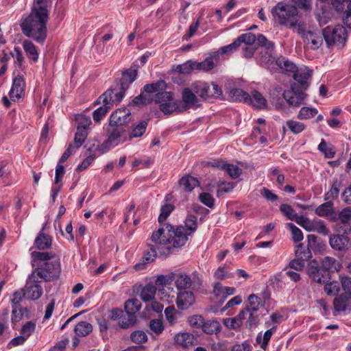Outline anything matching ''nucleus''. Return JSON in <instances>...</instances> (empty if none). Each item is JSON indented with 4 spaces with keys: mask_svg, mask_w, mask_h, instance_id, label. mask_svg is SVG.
Segmentation results:
<instances>
[{
    "mask_svg": "<svg viewBox=\"0 0 351 351\" xmlns=\"http://www.w3.org/2000/svg\"><path fill=\"white\" fill-rule=\"evenodd\" d=\"M48 0H34L30 14L21 21L23 34L39 43L47 38V23L49 19Z\"/></svg>",
    "mask_w": 351,
    "mask_h": 351,
    "instance_id": "nucleus-1",
    "label": "nucleus"
},
{
    "mask_svg": "<svg viewBox=\"0 0 351 351\" xmlns=\"http://www.w3.org/2000/svg\"><path fill=\"white\" fill-rule=\"evenodd\" d=\"M271 12L274 18H278L281 25H285L290 29L298 26V30H301V25L298 20V12L295 5L280 2L271 9ZM298 33L301 34L300 32Z\"/></svg>",
    "mask_w": 351,
    "mask_h": 351,
    "instance_id": "nucleus-2",
    "label": "nucleus"
},
{
    "mask_svg": "<svg viewBox=\"0 0 351 351\" xmlns=\"http://www.w3.org/2000/svg\"><path fill=\"white\" fill-rule=\"evenodd\" d=\"M323 37L328 47L337 45L342 48L347 39V30L345 27L337 25L327 26L322 31Z\"/></svg>",
    "mask_w": 351,
    "mask_h": 351,
    "instance_id": "nucleus-3",
    "label": "nucleus"
},
{
    "mask_svg": "<svg viewBox=\"0 0 351 351\" xmlns=\"http://www.w3.org/2000/svg\"><path fill=\"white\" fill-rule=\"evenodd\" d=\"M191 87L197 95L204 100L217 99L223 94L221 87L213 82L208 83L197 81L192 83Z\"/></svg>",
    "mask_w": 351,
    "mask_h": 351,
    "instance_id": "nucleus-4",
    "label": "nucleus"
},
{
    "mask_svg": "<svg viewBox=\"0 0 351 351\" xmlns=\"http://www.w3.org/2000/svg\"><path fill=\"white\" fill-rule=\"evenodd\" d=\"M61 272L60 263L59 261H47L40 266L36 267L32 272L40 280L50 282L57 279Z\"/></svg>",
    "mask_w": 351,
    "mask_h": 351,
    "instance_id": "nucleus-5",
    "label": "nucleus"
},
{
    "mask_svg": "<svg viewBox=\"0 0 351 351\" xmlns=\"http://www.w3.org/2000/svg\"><path fill=\"white\" fill-rule=\"evenodd\" d=\"M151 241L160 255L167 256L173 253V247L169 245V236L167 234L166 223L152 233Z\"/></svg>",
    "mask_w": 351,
    "mask_h": 351,
    "instance_id": "nucleus-6",
    "label": "nucleus"
},
{
    "mask_svg": "<svg viewBox=\"0 0 351 351\" xmlns=\"http://www.w3.org/2000/svg\"><path fill=\"white\" fill-rule=\"evenodd\" d=\"M113 93L114 88H110L102 94L103 106L97 108L93 113V118L95 122H99L114 104H118L121 101V94L113 97Z\"/></svg>",
    "mask_w": 351,
    "mask_h": 351,
    "instance_id": "nucleus-7",
    "label": "nucleus"
},
{
    "mask_svg": "<svg viewBox=\"0 0 351 351\" xmlns=\"http://www.w3.org/2000/svg\"><path fill=\"white\" fill-rule=\"evenodd\" d=\"M167 234L169 236V244L172 243L173 253L175 249L184 246L187 240L188 236L190 235L182 226H177L176 228L173 226L166 223Z\"/></svg>",
    "mask_w": 351,
    "mask_h": 351,
    "instance_id": "nucleus-8",
    "label": "nucleus"
},
{
    "mask_svg": "<svg viewBox=\"0 0 351 351\" xmlns=\"http://www.w3.org/2000/svg\"><path fill=\"white\" fill-rule=\"evenodd\" d=\"M306 272L311 282L317 284H324L330 279V273L326 272L315 259L308 263Z\"/></svg>",
    "mask_w": 351,
    "mask_h": 351,
    "instance_id": "nucleus-9",
    "label": "nucleus"
},
{
    "mask_svg": "<svg viewBox=\"0 0 351 351\" xmlns=\"http://www.w3.org/2000/svg\"><path fill=\"white\" fill-rule=\"evenodd\" d=\"M290 89L283 92V97L291 106L298 107L304 104L307 97L305 90L301 89L295 82H291Z\"/></svg>",
    "mask_w": 351,
    "mask_h": 351,
    "instance_id": "nucleus-10",
    "label": "nucleus"
},
{
    "mask_svg": "<svg viewBox=\"0 0 351 351\" xmlns=\"http://www.w3.org/2000/svg\"><path fill=\"white\" fill-rule=\"evenodd\" d=\"M197 94L192 87L184 88L182 92V99L178 100L180 112H184L191 108H197L201 106Z\"/></svg>",
    "mask_w": 351,
    "mask_h": 351,
    "instance_id": "nucleus-11",
    "label": "nucleus"
},
{
    "mask_svg": "<svg viewBox=\"0 0 351 351\" xmlns=\"http://www.w3.org/2000/svg\"><path fill=\"white\" fill-rule=\"evenodd\" d=\"M40 281L32 273L29 276L24 288L27 299L36 300L41 297L43 291L42 287L38 284Z\"/></svg>",
    "mask_w": 351,
    "mask_h": 351,
    "instance_id": "nucleus-12",
    "label": "nucleus"
},
{
    "mask_svg": "<svg viewBox=\"0 0 351 351\" xmlns=\"http://www.w3.org/2000/svg\"><path fill=\"white\" fill-rule=\"evenodd\" d=\"M130 111L125 108H120L112 113L109 119V125L124 127V125L130 123Z\"/></svg>",
    "mask_w": 351,
    "mask_h": 351,
    "instance_id": "nucleus-13",
    "label": "nucleus"
},
{
    "mask_svg": "<svg viewBox=\"0 0 351 351\" xmlns=\"http://www.w3.org/2000/svg\"><path fill=\"white\" fill-rule=\"evenodd\" d=\"M25 82L23 77L17 75L13 79L10 97L14 101H19L25 94Z\"/></svg>",
    "mask_w": 351,
    "mask_h": 351,
    "instance_id": "nucleus-14",
    "label": "nucleus"
},
{
    "mask_svg": "<svg viewBox=\"0 0 351 351\" xmlns=\"http://www.w3.org/2000/svg\"><path fill=\"white\" fill-rule=\"evenodd\" d=\"M330 247L337 251H346L351 247V241L348 236L332 234L329 238Z\"/></svg>",
    "mask_w": 351,
    "mask_h": 351,
    "instance_id": "nucleus-15",
    "label": "nucleus"
},
{
    "mask_svg": "<svg viewBox=\"0 0 351 351\" xmlns=\"http://www.w3.org/2000/svg\"><path fill=\"white\" fill-rule=\"evenodd\" d=\"M107 132L109 134L108 139L105 141V145L107 146L113 143L118 144L121 141L122 137H124V140L123 141L126 140V130L124 127L109 125V127L107 129Z\"/></svg>",
    "mask_w": 351,
    "mask_h": 351,
    "instance_id": "nucleus-16",
    "label": "nucleus"
},
{
    "mask_svg": "<svg viewBox=\"0 0 351 351\" xmlns=\"http://www.w3.org/2000/svg\"><path fill=\"white\" fill-rule=\"evenodd\" d=\"M315 213L319 217H327L330 221H336V211L331 201H328L317 206Z\"/></svg>",
    "mask_w": 351,
    "mask_h": 351,
    "instance_id": "nucleus-17",
    "label": "nucleus"
},
{
    "mask_svg": "<svg viewBox=\"0 0 351 351\" xmlns=\"http://www.w3.org/2000/svg\"><path fill=\"white\" fill-rule=\"evenodd\" d=\"M195 300V296L192 291H180L178 293L176 305L179 309L186 310L194 304Z\"/></svg>",
    "mask_w": 351,
    "mask_h": 351,
    "instance_id": "nucleus-18",
    "label": "nucleus"
},
{
    "mask_svg": "<svg viewBox=\"0 0 351 351\" xmlns=\"http://www.w3.org/2000/svg\"><path fill=\"white\" fill-rule=\"evenodd\" d=\"M197 343V339L187 332H179L174 337V343L184 348L196 345Z\"/></svg>",
    "mask_w": 351,
    "mask_h": 351,
    "instance_id": "nucleus-19",
    "label": "nucleus"
},
{
    "mask_svg": "<svg viewBox=\"0 0 351 351\" xmlns=\"http://www.w3.org/2000/svg\"><path fill=\"white\" fill-rule=\"evenodd\" d=\"M293 77L295 80L299 87L303 90H307L310 83L309 80L311 78L312 71L311 70H298L293 73Z\"/></svg>",
    "mask_w": 351,
    "mask_h": 351,
    "instance_id": "nucleus-20",
    "label": "nucleus"
},
{
    "mask_svg": "<svg viewBox=\"0 0 351 351\" xmlns=\"http://www.w3.org/2000/svg\"><path fill=\"white\" fill-rule=\"evenodd\" d=\"M148 246L150 247L151 251L146 252L140 261L134 266L136 271L144 269L147 264L152 263L156 258L157 251L155 247L149 243Z\"/></svg>",
    "mask_w": 351,
    "mask_h": 351,
    "instance_id": "nucleus-21",
    "label": "nucleus"
},
{
    "mask_svg": "<svg viewBox=\"0 0 351 351\" xmlns=\"http://www.w3.org/2000/svg\"><path fill=\"white\" fill-rule=\"evenodd\" d=\"M219 58V53L215 52L213 55L206 58L202 62L194 61V70L208 72L211 71L215 66L214 60H217Z\"/></svg>",
    "mask_w": 351,
    "mask_h": 351,
    "instance_id": "nucleus-22",
    "label": "nucleus"
},
{
    "mask_svg": "<svg viewBox=\"0 0 351 351\" xmlns=\"http://www.w3.org/2000/svg\"><path fill=\"white\" fill-rule=\"evenodd\" d=\"M44 228L45 227L43 228L34 240V245L39 250L49 249L52 245V238L50 235L43 232Z\"/></svg>",
    "mask_w": 351,
    "mask_h": 351,
    "instance_id": "nucleus-23",
    "label": "nucleus"
},
{
    "mask_svg": "<svg viewBox=\"0 0 351 351\" xmlns=\"http://www.w3.org/2000/svg\"><path fill=\"white\" fill-rule=\"evenodd\" d=\"M306 230L308 232H316L322 235L326 236L330 230L325 223L320 219L309 220Z\"/></svg>",
    "mask_w": 351,
    "mask_h": 351,
    "instance_id": "nucleus-24",
    "label": "nucleus"
},
{
    "mask_svg": "<svg viewBox=\"0 0 351 351\" xmlns=\"http://www.w3.org/2000/svg\"><path fill=\"white\" fill-rule=\"evenodd\" d=\"M351 300V297L346 294L341 293L336 296L333 300V306L335 311L343 312Z\"/></svg>",
    "mask_w": 351,
    "mask_h": 351,
    "instance_id": "nucleus-25",
    "label": "nucleus"
},
{
    "mask_svg": "<svg viewBox=\"0 0 351 351\" xmlns=\"http://www.w3.org/2000/svg\"><path fill=\"white\" fill-rule=\"evenodd\" d=\"M229 97L232 101L234 102H248L251 100V96L241 88H232L229 92Z\"/></svg>",
    "mask_w": 351,
    "mask_h": 351,
    "instance_id": "nucleus-26",
    "label": "nucleus"
},
{
    "mask_svg": "<svg viewBox=\"0 0 351 351\" xmlns=\"http://www.w3.org/2000/svg\"><path fill=\"white\" fill-rule=\"evenodd\" d=\"M178 183L183 186L184 191L188 192L192 191L195 187L199 184L198 180L190 175H185L182 177Z\"/></svg>",
    "mask_w": 351,
    "mask_h": 351,
    "instance_id": "nucleus-27",
    "label": "nucleus"
},
{
    "mask_svg": "<svg viewBox=\"0 0 351 351\" xmlns=\"http://www.w3.org/2000/svg\"><path fill=\"white\" fill-rule=\"evenodd\" d=\"M302 37L307 44H311V48L318 49L323 43L322 38L312 32H308L302 34Z\"/></svg>",
    "mask_w": 351,
    "mask_h": 351,
    "instance_id": "nucleus-28",
    "label": "nucleus"
},
{
    "mask_svg": "<svg viewBox=\"0 0 351 351\" xmlns=\"http://www.w3.org/2000/svg\"><path fill=\"white\" fill-rule=\"evenodd\" d=\"M202 330L208 335L218 334L221 330V324L216 319H210L205 322Z\"/></svg>",
    "mask_w": 351,
    "mask_h": 351,
    "instance_id": "nucleus-29",
    "label": "nucleus"
},
{
    "mask_svg": "<svg viewBox=\"0 0 351 351\" xmlns=\"http://www.w3.org/2000/svg\"><path fill=\"white\" fill-rule=\"evenodd\" d=\"M321 267L329 273L338 271L341 268V264L335 258L326 256L322 260Z\"/></svg>",
    "mask_w": 351,
    "mask_h": 351,
    "instance_id": "nucleus-30",
    "label": "nucleus"
},
{
    "mask_svg": "<svg viewBox=\"0 0 351 351\" xmlns=\"http://www.w3.org/2000/svg\"><path fill=\"white\" fill-rule=\"evenodd\" d=\"M248 104H252L256 108H265L267 107V101L265 97L257 90H254L252 93L251 100H248Z\"/></svg>",
    "mask_w": 351,
    "mask_h": 351,
    "instance_id": "nucleus-31",
    "label": "nucleus"
},
{
    "mask_svg": "<svg viewBox=\"0 0 351 351\" xmlns=\"http://www.w3.org/2000/svg\"><path fill=\"white\" fill-rule=\"evenodd\" d=\"M141 308V302L136 298L128 300L124 304V309L127 315H135Z\"/></svg>",
    "mask_w": 351,
    "mask_h": 351,
    "instance_id": "nucleus-32",
    "label": "nucleus"
},
{
    "mask_svg": "<svg viewBox=\"0 0 351 351\" xmlns=\"http://www.w3.org/2000/svg\"><path fill=\"white\" fill-rule=\"evenodd\" d=\"M166 83L164 80H159L156 82L145 84L143 87V91L145 93H157L166 88Z\"/></svg>",
    "mask_w": 351,
    "mask_h": 351,
    "instance_id": "nucleus-33",
    "label": "nucleus"
},
{
    "mask_svg": "<svg viewBox=\"0 0 351 351\" xmlns=\"http://www.w3.org/2000/svg\"><path fill=\"white\" fill-rule=\"evenodd\" d=\"M178 100L173 97L172 101L162 104L160 106V110L167 115L172 114L173 112H180Z\"/></svg>",
    "mask_w": 351,
    "mask_h": 351,
    "instance_id": "nucleus-34",
    "label": "nucleus"
},
{
    "mask_svg": "<svg viewBox=\"0 0 351 351\" xmlns=\"http://www.w3.org/2000/svg\"><path fill=\"white\" fill-rule=\"evenodd\" d=\"M191 279L190 276L185 273H180L176 278V285L178 290H185L191 285Z\"/></svg>",
    "mask_w": 351,
    "mask_h": 351,
    "instance_id": "nucleus-35",
    "label": "nucleus"
},
{
    "mask_svg": "<svg viewBox=\"0 0 351 351\" xmlns=\"http://www.w3.org/2000/svg\"><path fill=\"white\" fill-rule=\"evenodd\" d=\"M276 326H274L266 330L263 337L261 335V334L257 336L256 342L261 345L262 349L266 350L271 335L276 331Z\"/></svg>",
    "mask_w": 351,
    "mask_h": 351,
    "instance_id": "nucleus-36",
    "label": "nucleus"
},
{
    "mask_svg": "<svg viewBox=\"0 0 351 351\" xmlns=\"http://www.w3.org/2000/svg\"><path fill=\"white\" fill-rule=\"evenodd\" d=\"M276 64L281 69L290 73H293L298 69L296 65L285 57H280L276 61Z\"/></svg>",
    "mask_w": 351,
    "mask_h": 351,
    "instance_id": "nucleus-37",
    "label": "nucleus"
},
{
    "mask_svg": "<svg viewBox=\"0 0 351 351\" xmlns=\"http://www.w3.org/2000/svg\"><path fill=\"white\" fill-rule=\"evenodd\" d=\"M156 292V287L152 284H148L142 289L141 298L145 302L152 301L154 299Z\"/></svg>",
    "mask_w": 351,
    "mask_h": 351,
    "instance_id": "nucleus-38",
    "label": "nucleus"
},
{
    "mask_svg": "<svg viewBox=\"0 0 351 351\" xmlns=\"http://www.w3.org/2000/svg\"><path fill=\"white\" fill-rule=\"evenodd\" d=\"M23 47L29 59L34 62L38 60V53L35 45L32 42L28 40H25L23 43Z\"/></svg>",
    "mask_w": 351,
    "mask_h": 351,
    "instance_id": "nucleus-39",
    "label": "nucleus"
},
{
    "mask_svg": "<svg viewBox=\"0 0 351 351\" xmlns=\"http://www.w3.org/2000/svg\"><path fill=\"white\" fill-rule=\"evenodd\" d=\"M147 121L143 120L136 125L132 132L129 134L128 139L132 140L133 138L141 137L145 132L147 127Z\"/></svg>",
    "mask_w": 351,
    "mask_h": 351,
    "instance_id": "nucleus-40",
    "label": "nucleus"
},
{
    "mask_svg": "<svg viewBox=\"0 0 351 351\" xmlns=\"http://www.w3.org/2000/svg\"><path fill=\"white\" fill-rule=\"evenodd\" d=\"M153 101V97L149 95L147 96L142 93L134 97L129 106L141 107L152 104Z\"/></svg>",
    "mask_w": 351,
    "mask_h": 351,
    "instance_id": "nucleus-41",
    "label": "nucleus"
},
{
    "mask_svg": "<svg viewBox=\"0 0 351 351\" xmlns=\"http://www.w3.org/2000/svg\"><path fill=\"white\" fill-rule=\"evenodd\" d=\"M75 333L79 337H85L93 330V326L86 322H80L75 327Z\"/></svg>",
    "mask_w": 351,
    "mask_h": 351,
    "instance_id": "nucleus-42",
    "label": "nucleus"
},
{
    "mask_svg": "<svg viewBox=\"0 0 351 351\" xmlns=\"http://www.w3.org/2000/svg\"><path fill=\"white\" fill-rule=\"evenodd\" d=\"M173 70L178 73L189 74L195 71L194 61L190 60L182 64L174 65L173 66Z\"/></svg>",
    "mask_w": 351,
    "mask_h": 351,
    "instance_id": "nucleus-43",
    "label": "nucleus"
},
{
    "mask_svg": "<svg viewBox=\"0 0 351 351\" xmlns=\"http://www.w3.org/2000/svg\"><path fill=\"white\" fill-rule=\"evenodd\" d=\"M174 97L173 93L171 92H167L161 90L160 92L155 94L154 101L156 104H159V106L162 104L167 103L168 101H172Z\"/></svg>",
    "mask_w": 351,
    "mask_h": 351,
    "instance_id": "nucleus-44",
    "label": "nucleus"
},
{
    "mask_svg": "<svg viewBox=\"0 0 351 351\" xmlns=\"http://www.w3.org/2000/svg\"><path fill=\"white\" fill-rule=\"evenodd\" d=\"M55 253L52 252H36L34 251L31 253L32 261H49V260L55 257Z\"/></svg>",
    "mask_w": 351,
    "mask_h": 351,
    "instance_id": "nucleus-45",
    "label": "nucleus"
},
{
    "mask_svg": "<svg viewBox=\"0 0 351 351\" xmlns=\"http://www.w3.org/2000/svg\"><path fill=\"white\" fill-rule=\"evenodd\" d=\"M295 254L296 257L304 261H307L312 257L311 251L307 247L305 248L302 243H299L296 246Z\"/></svg>",
    "mask_w": 351,
    "mask_h": 351,
    "instance_id": "nucleus-46",
    "label": "nucleus"
},
{
    "mask_svg": "<svg viewBox=\"0 0 351 351\" xmlns=\"http://www.w3.org/2000/svg\"><path fill=\"white\" fill-rule=\"evenodd\" d=\"M185 230L191 235L197 228V217L193 215H189L185 221Z\"/></svg>",
    "mask_w": 351,
    "mask_h": 351,
    "instance_id": "nucleus-47",
    "label": "nucleus"
},
{
    "mask_svg": "<svg viewBox=\"0 0 351 351\" xmlns=\"http://www.w3.org/2000/svg\"><path fill=\"white\" fill-rule=\"evenodd\" d=\"M149 327L156 335H160L165 330V326L161 319H154L149 322Z\"/></svg>",
    "mask_w": 351,
    "mask_h": 351,
    "instance_id": "nucleus-48",
    "label": "nucleus"
},
{
    "mask_svg": "<svg viewBox=\"0 0 351 351\" xmlns=\"http://www.w3.org/2000/svg\"><path fill=\"white\" fill-rule=\"evenodd\" d=\"M138 66L136 64L132 65L129 69L122 72V77H125L128 82H133L136 79L138 73Z\"/></svg>",
    "mask_w": 351,
    "mask_h": 351,
    "instance_id": "nucleus-49",
    "label": "nucleus"
},
{
    "mask_svg": "<svg viewBox=\"0 0 351 351\" xmlns=\"http://www.w3.org/2000/svg\"><path fill=\"white\" fill-rule=\"evenodd\" d=\"M317 114L315 108L302 107L298 114L299 119H308L314 117Z\"/></svg>",
    "mask_w": 351,
    "mask_h": 351,
    "instance_id": "nucleus-50",
    "label": "nucleus"
},
{
    "mask_svg": "<svg viewBox=\"0 0 351 351\" xmlns=\"http://www.w3.org/2000/svg\"><path fill=\"white\" fill-rule=\"evenodd\" d=\"M249 305L246 306V309L249 312H256L259 309L261 298L254 294H251L248 297Z\"/></svg>",
    "mask_w": 351,
    "mask_h": 351,
    "instance_id": "nucleus-51",
    "label": "nucleus"
},
{
    "mask_svg": "<svg viewBox=\"0 0 351 351\" xmlns=\"http://www.w3.org/2000/svg\"><path fill=\"white\" fill-rule=\"evenodd\" d=\"M324 285V291L328 295H337L339 291H340V287L337 281H332L328 282H326Z\"/></svg>",
    "mask_w": 351,
    "mask_h": 351,
    "instance_id": "nucleus-52",
    "label": "nucleus"
},
{
    "mask_svg": "<svg viewBox=\"0 0 351 351\" xmlns=\"http://www.w3.org/2000/svg\"><path fill=\"white\" fill-rule=\"evenodd\" d=\"M176 279L174 273H170L167 275H161L157 277L156 285L157 286H166L170 285Z\"/></svg>",
    "mask_w": 351,
    "mask_h": 351,
    "instance_id": "nucleus-53",
    "label": "nucleus"
},
{
    "mask_svg": "<svg viewBox=\"0 0 351 351\" xmlns=\"http://www.w3.org/2000/svg\"><path fill=\"white\" fill-rule=\"evenodd\" d=\"M335 230L337 232V234H343L347 236L351 232V226L350 223L343 221H336Z\"/></svg>",
    "mask_w": 351,
    "mask_h": 351,
    "instance_id": "nucleus-54",
    "label": "nucleus"
},
{
    "mask_svg": "<svg viewBox=\"0 0 351 351\" xmlns=\"http://www.w3.org/2000/svg\"><path fill=\"white\" fill-rule=\"evenodd\" d=\"M130 339L134 343L141 344L147 341V336L143 330H135L131 333Z\"/></svg>",
    "mask_w": 351,
    "mask_h": 351,
    "instance_id": "nucleus-55",
    "label": "nucleus"
},
{
    "mask_svg": "<svg viewBox=\"0 0 351 351\" xmlns=\"http://www.w3.org/2000/svg\"><path fill=\"white\" fill-rule=\"evenodd\" d=\"M331 4L337 12H344L351 5L350 0H331Z\"/></svg>",
    "mask_w": 351,
    "mask_h": 351,
    "instance_id": "nucleus-56",
    "label": "nucleus"
},
{
    "mask_svg": "<svg viewBox=\"0 0 351 351\" xmlns=\"http://www.w3.org/2000/svg\"><path fill=\"white\" fill-rule=\"evenodd\" d=\"M339 183L337 179L333 180L331 189L325 194V199H335L338 197L339 193Z\"/></svg>",
    "mask_w": 351,
    "mask_h": 351,
    "instance_id": "nucleus-57",
    "label": "nucleus"
},
{
    "mask_svg": "<svg viewBox=\"0 0 351 351\" xmlns=\"http://www.w3.org/2000/svg\"><path fill=\"white\" fill-rule=\"evenodd\" d=\"M75 121L77 123V130L84 129L87 130V128L91 123L90 118L83 114L77 115L75 117Z\"/></svg>",
    "mask_w": 351,
    "mask_h": 351,
    "instance_id": "nucleus-58",
    "label": "nucleus"
},
{
    "mask_svg": "<svg viewBox=\"0 0 351 351\" xmlns=\"http://www.w3.org/2000/svg\"><path fill=\"white\" fill-rule=\"evenodd\" d=\"M177 313L178 312L173 306H169L165 309V317L170 325L173 326L176 324Z\"/></svg>",
    "mask_w": 351,
    "mask_h": 351,
    "instance_id": "nucleus-59",
    "label": "nucleus"
},
{
    "mask_svg": "<svg viewBox=\"0 0 351 351\" xmlns=\"http://www.w3.org/2000/svg\"><path fill=\"white\" fill-rule=\"evenodd\" d=\"M350 223L351 221V207H346L340 213L336 212V221Z\"/></svg>",
    "mask_w": 351,
    "mask_h": 351,
    "instance_id": "nucleus-60",
    "label": "nucleus"
},
{
    "mask_svg": "<svg viewBox=\"0 0 351 351\" xmlns=\"http://www.w3.org/2000/svg\"><path fill=\"white\" fill-rule=\"evenodd\" d=\"M224 170L226 171L228 176L232 179L239 178L242 173V169L238 166L232 164L226 163Z\"/></svg>",
    "mask_w": 351,
    "mask_h": 351,
    "instance_id": "nucleus-61",
    "label": "nucleus"
},
{
    "mask_svg": "<svg viewBox=\"0 0 351 351\" xmlns=\"http://www.w3.org/2000/svg\"><path fill=\"white\" fill-rule=\"evenodd\" d=\"M318 149L321 152L324 153L325 157L328 158H332L335 155V151L334 148L332 147H328L326 142L323 139L318 145Z\"/></svg>",
    "mask_w": 351,
    "mask_h": 351,
    "instance_id": "nucleus-62",
    "label": "nucleus"
},
{
    "mask_svg": "<svg viewBox=\"0 0 351 351\" xmlns=\"http://www.w3.org/2000/svg\"><path fill=\"white\" fill-rule=\"evenodd\" d=\"M88 135L87 130L82 129L77 130L75 134L74 143L76 149L79 148L85 141Z\"/></svg>",
    "mask_w": 351,
    "mask_h": 351,
    "instance_id": "nucleus-63",
    "label": "nucleus"
},
{
    "mask_svg": "<svg viewBox=\"0 0 351 351\" xmlns=\"http://www.w3.org/2000/svg\"><path fill=\"white\" fill-rule=\"evenodd\" d=\"M286 124H287L288 128L293 134H299L301 132H302L305 128V125L303 123L293 121V120L287 121Z\"/></svg>",
    "mask_w": 351,
    "mask_h": 351,
    "instance_id": "nucleus-64",
    "label": "nucleus"
}]
</instances>
